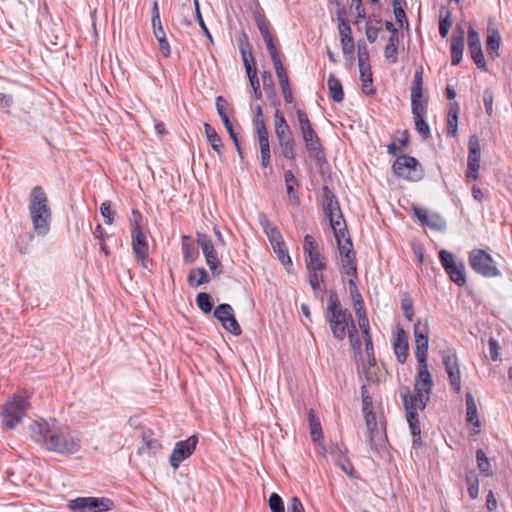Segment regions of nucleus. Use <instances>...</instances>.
Returning <instances> with one entry per match:
<instances>
[{
    "label": "nucleus",
    "instance_id": "48",
    "mask_svg": "<svg viewBox=\"0 0 512 512\" xmlns=\"http://www.w3.org/2000/svg\"><path fill=\"white\" fill-rule=\"evenodd\" d=\"M476 460L479 470L486 476L491 475L490 473V462L485 452L482 449L476 451Z\"/></svg>",
    "mask_w": 512,
    "mask_h": 512
},
{
    "label": "nucleus",
    "instance_id": "26",
    "mask_svg": "<svg viewBox=\"0 0 512 512\" xmlns=\"http://www.w3.org/2000/svg\"><path fill=\"white\" fill-rule=\"evenodd\" d=\"M500 43L501 35L499 31L495 29H488L486 51L491 58L495 59L499 56Z\"/></svg>",
    "mask_w": 512,
    "mask_h": 512
},
{
    "label": "nucleus",
    "instance_id": "31",
    "mask_svg": "<svg viewBox=\"0 0 512 512\" xmlns=\"http://www.w3.org/2000/svg\"><path fill=\"white\" fill-rule=\"evenodd\" d=\"M327 85L331 98L337 103L342 102L344 99V92L340 80L331 74L328 78Z\"/></svg>",
    "mask_w": 512,
    "mask_h": 512
},
{
    "label": "nucleus",
    "instance_id": "43",
    "mask_svg": "<svg viewBox=\"0 0 512 512\" xmlns=\"http://www.w3.org/2000/svg\"><path fill=\"white\" fill-rule=\"evenodd\" d=\"M360 77L362 81V89L365 93H370L371 91H367L368 86L372 84V72L369 63H360L359 64Z\"/></svg>",
    "mask_w": 512,
    "mask_h": 512
},
{
    "label": "nucleus",
    "instance_id": "16",
    "mask_svg": "<svg viewBox=\"0 0 512 512\" xmlns=\"http://www.w3.org/2000/svg\"><path fill=\"white\" fill-rule=\"evenodd\" d=\"M469 153L467 159L466 176L469 179L476 180L480 169L481 147L477 135H471L468 143Z\"/></svg>",
    "mask_w": 512,
    "mask_h": 512
},
{
    "label": "nucleus",
    "instance_id": "47",
    "mask_svg": "<svg viewBox=\"0 0 512 512\" xmlns=\"http://www.w3.org/2000/svg\"><path fill=\"white\" fill-rule=\"evenodd\" d=\"M197 243L201 247L204 255L208 253L211 254L212 252L216 251L211 238L204 233H197Z\"/></svg>",
    "mask_w": 512,
    "mask_h": 512
},
{
    "label": "nucleus",
    "instance_id": "10",
    "mask_svg": "<svg viewBox=\"0 0 512 512\" xmlns=\"http://www.w3.org/2000/svg\"><path fill=\"white\" fill-rule=\"evenodd\" d=\"M393 172L398 177L409 181H418L422 178L423 171L419 162L412 156H399L392 166Z\"/></svg>",
    "mask_w": 512,
    "mask_h": 512
},
{
    "label": "nucleus",
    "instance_id": "21",
    "mask_svg": "<svg viewBox=\"0 0 512 512\" xmlns=\"http://www.w3.org/2000/svg\"><path fill=\"white\" fill-rule=\"evenodd\" d=\"M162 445L151 431L143 432L142 444L139 446L137 453L140 456H155L160 451Z\"/></svg>",
    "mask_w": 512,
    "mask_h": 512
},
{
    "label": "nucleus",
    "instance_id": "1",
    "mask_svg": "<svg viewBox=\"0 0 512 512\" xmlns=\"http://www.w3.org/2000/svg\"><path fill=\"white\" fill-rule=\"evenodd\" d=\"M31 438L47 451L60 455H73L81 449V439L69 427L56 420L33 422L30 427Z\"/></svg>",
    "mask_w": 512,
    "mask_h": 512
},
{
    "label": "nucleus",
    "instance_id": "62",
    "mask_svg": "<svg viewBox=\"0 0 512 512\" xmlns=\"http://www.w3.org/2000/svg\"><path fill=\"white\" fill-rule=\"evenodd\" d=\"M100 213L101 215L106 219L105 222L107 224L113 223V213L111 211V205L110 202L106 201L103 202L100 206Z\"/></svg>",
    "mask_w": 512,
    "mask_h": 512
},
{
    "label": "nucleus",
    "instance_id": "61",
    "mask_svg": "<svg viewBox=\"0 0 512 512\" xmlns=\"http://www.w3.org/2000/svg\"><path fill=\"white\" fill-rule=\"evenodd\" d=\"M265 234L268 237L272 246L276 245L277 242H279V243L284 242L283 238L281 236V233L276 226L273 227L272 229H269V231H266Z\"/></svg>",
    "mask_w": 512,
    "mask_h": 512
},
{
    "label": "nucleus",
    "instance_id": "12",
    "mask_svg": "<svg viewBox=\"0 0 512 512\" xmlns=\"http://www.w3.org/2000/svg\"><path fill=\"white\" fill-rule=\"evenodd\" d=\"M429 327L428 321L418 320L414 324V337L416 343L415 358L418 363L427 362Z\"/></svg>",
    "mask_w": 512,
    "mask_h": 512
},
{
    "label": "nucleus",
    "instance_id": "19",
    "mask_svg": "<svg viewBox=\"0 0 512 512\" xmlns=\"http://www.w3.org/2000/svg\"><path fill=\"white\" fill-rule=\"evenodd\" d=\"M414 215L417 219L423 224L432 229L443 230L446 227V221L442 218V216L438 213H429L426 210L414 207L413 208Z\"/></svg>",
    "mask_w": 512,
    "mask_h": 512
},
{
    "label": "nucleus",
    "instance_id": "58",
    "mask_svg": "<svg viewBox=\"0 0 512 512\" xmlns=\"http://www.w3.org/2000/svg\"><path fill=\"white\" fill-rule=\"evenodd\" d=\"M411 90L415 91V96L418 97L419 90H423V68L419 67L414 73L413 86Z\"/></svg>",
    "mask_w": 512,
    "mask_h": 512
},
{
    "label": "nucleus",
    "instance_id": "18",
    "mask_svg": "<svg viewBox=\"0 0 512 512\" xmlns=\"http://www.w3.org/2000/svg\"><path fill=\"white\" fill-rule=\"evenodd\" d=\"M464 28L457 24L451 38V64L458 65L462 59L464 50Z\"/></svg>",
    "mask_w": 512,
    "mask_h": 512
},
{
    "label": "nucleus",
    "instance_id": "5",
    "mask_svg": "<svg viewBox=\"0 0 512 512\" xmlns=\"http://www.w3.org/2000/svg\"><path fill=\"white\" fill-rule=\"evenodd\" d=\"M296 116L304 148L309 158L313 159L316 164L322 165V163L326 161V156L318 134L312 127L307 114L303 110L298 109L296 111Z\"/></svg>",
    "mask_w": 512,
    "mask_h": 512
},
{
    "label": "nucleus",
    "instance_id": "55",
    "mask_svg": "<svg viewBox=\"0 0 512 512\" xmlns=\"http://www.w3.org/2000/svg\"><path fill=\"white\" fill-rule=\"evenodd\" d=\"M265 44H266L268 53H269V55L271 57V60L273 62L274 68L277 69L279 67H284L283 63H282V61H281V59L279 57L277 48H276V46L274 44V40L271 41V42H267Z\"/></svg>",
    "mask_w": 512,
    "mask_h": 512
},
{
    "label": "nucleus",
    "instance_id": "39",
    "mask_svg": "<svg viewBox=\"0 0 512 512\" xmlns=\"http://www.w3.org/2000/svg\"><path fill=\"white\" fill-rule=\"evenodd\" d=\"M281 156L287 160H295L296 158V152H295V146L296 142L295 139L290 140H284L278 142Z\"/></svg>",
    "mask_w": 512,
    "mask_h": 512
},
{
    "label": "nucleus",
    "instance_id": "6",
    "mask_svg": "<svg viewBox=\"0 0 512 512\" xmlns=\"http://www.w3.org/2000/svg\"><path fill=\"white\" fill-rule=\"evenodd\" d=\"M28 409L27 400L20 395L14 396L7 401L0 414L2 427L14 429L26 415Z\"/></svg>",
    "mask_w": 512,
    "mask_h": 512
},
{
    "label": "nucleus",
    "instance_id": "7",
    "mask_svg": "<svg viewBox=\"0 0 512 512\" xmlns=\"http://www.w3.org/2000/svg\"><path fill=\"white\" fill-rule=\"evenodd\" d=\"M469 264L476 273L483 277L493 278L501 275L492 256L483 249H473L469 253Z\"/></svg>",
    "mask_w": 512,
    "mask_h": 512
},
{
    "label": "nucleus",
    "instance_id": "46",
    "mask_svg": "<svg viewBox=\"0 0 512 512\" xmlns=\"http://www.w3.org/2000/svg\"><path fill=\"white\" fill-rule=\"evenodd\" d=\"M305 263L308 271H324L327 267L326 259L323 255L315 258H307Z\"/></svg>",
    "mask_w": 512,
    "mask_h": 512
},
{
    "label": "nucleus",
    "instance_id": "30",
    "mask_svg": "<svg viewBox=\"0 0 512 512\" xmlns=\"http://www.w3.org/2000/svg\"><path fill=\"white\" fill-rule=\"evenodd\" d=\"M248 47L247 41H241L239 45V49L241 52L243 64L246 69V73L248 77H251L253 75L257 74V70L254 66V60L251 51H247L246 48Z\"/></svg>",
    "mask_w": 512,
    "mask_h": 512
},
{
    "label": "nucleus",
    "instance_id": "64",
    "mask_svg": "<svg viewBox=\"0 0 512 512\" xmlns=\"http://www.w3.org/2000/svg\"><path fill=\"white\" fill-rule=\"evenodd\" d=\"M254 20L256 22V25H257L259 31L266 29V28H270V23L263 14L256 12L254 14Z\"/></svg>",
    "mask_w": 512,
    "mask_h": 512
},
{
    "label": "nucleus",
    "instance_id": "56",
    "mask_svg": "<svg viewBox=\"0 0 512 512\" xmlns=\"http://www.w3.org/2000/svg\"><path fill=\"white\" fill-rule=\"evenodd\" d=\"M466 481L468 485V493L472 499H476L479 494L478 479L475 475H467Z\"/></svg>",
    "mask_w": 512,
    "mask_h": 512
},
{
    "label": "nucleus",
    "instance_id": "24",
    "mask_svg": "<svg viewBox=\"0 0 512 512\" xmlns=\"http://www.w3.org/2000/svg\"><path fill=\"white\" fill-rule=\"evenodd\" d=\"M395 355L400 363H404L408 355V342L406 333L399 329L393 343Z\"/></svg>",
    "mask_w": 512,
    "mask_h": 512
},
{
    "label": "nucleus",
    "instance_id": "29",
    "mask_svg": "<svg viewBox=\"0 0 512 512\" xmlns=\"http://www.w3.org/2000/svg\"><path fill=\"white\" fill-rule=\"evenodd\" d=\"M284 180L290 201L293 205L297 206L299 204V197L295 192V187H297L299 184L291 170H286L284 172Z\"/></svg>",
    "mask_w": 512,
    "mask_h": 512
},
{
    "label": "nucleus",
    "instance_id": "44",
    "mask_svg": "<svg viewBox=\"0 0 512 512\" xmlns=\"http://www.w3.org/2000/svg\"><path fill=\"white\" fill-rule=\"evenodd\" d=\"M425 113H417L413 114L415 129L416 131L423 136L424 138L429 137L430 135V127L426 121H424L423 116Z\"/></svg>",
    "mask_w": 512,
    "mask_h": 512
},
{
    "label": "nucleus",
    "instance_id": "38",
    "mask_svg": "<svg viewBox=\"0 0 512 512\" xmlns=\"http://www.w3.org/2000/svg\"><path fill=\"white\" fill-rule=\"evenodd\" d=\"M398 43L399 36L390 35L388 43L384 49V55L386 59L390 60L392 63L397 62V54H398Z\"/></svg>",
    "mask_w": 512,
    "mask_h": 512
},
{
    "label": "nucleus",
    "instance_id": "34",
    "mask_svg": "<svg viewBox=\"0 0 512 512\" xmlns=\"http://www.w3.org/2000/svg\"><path fill=\"white\" fill-rule=\"evenodd\" d=\"M204 130L207 137V140L213 150L217 152L219 156H222V141L219 135L217 134L216 130L208 123L204 124Z\"/></svg>",
    "mask_w": 512,
    "mask_h": 512
},
{
    "label": "nucleus",
    "instance_id": "23",
    "mask_svg": "<svg viewBox=\"0 0 512 512\" xmlns=\"http://www.w3.org/2000/svg\"><path fill=\"white\" fill-rule=\"evenodd\" d=\"M274 126L275 135L278 142L294 139L290 126L288 125L284 115L278 109L274 114Z\"/></svg>",
    "mask_w": 512,
    "mask_h": 512
},
{
    "label": "nucleus",
    "instance_id": "60",
    "mask_svg": "<svg viewBox=\"0 0 512 512\" xmlns=\"http://www.w3.org/2000/svg\"><path fill=\"white\" fill-rule=\"evenodd\" d=\"M493 100L494 96L492 91L490 89L484 90L483 102L488 116H491L493 114Z\"/></svg>",
    "mask_w": 512,
    "mask_h": 512
},
{
    "label": "nucleus",
    "instance_id": "28",
    "mask_svg": "<svg viewBox=\"0 0 512 512\" xmlns=\"http://www.w3.org/2000/svg\"><path fill=\"white\" fill-rule=\"evenodd\" d=\"M210 281L209 275L204 268H193L187 276V282L192 287H199Z\"/></svg>",
    "mask_w": 512,
    "mask_h": 512
},
{
    "label": "nucleus",
    "instance_id": "45",
    "mask_svg": "<svg viewBox=\"0 0 512 512\" xmlns=\"http://www.w3.org/2000/svg\"><path fill=\"white\" fill-rule=\"evenodd\" d=\"M274 252L277 254L278 259L284 266H292L291 258L288 254L285 243L277 242L276 245L272 246Z\"/></svg>",
    "mask_w": 512,
    "mask_h": 512
},
{
    "label": "nucleus",
    "instance_id": "59",
    "mask_svg": "<svg viewBox=\"0 0 512 512\" xmlns=\"http://www.w3.org/2000/svg\"><path fill=\"white\" fill-rule=\"evenodd\" d=\"M365 351H366V355H367V363H368V369L367 371L365 372L366 373V377L367 379L369 380H373L372 379V376L370 375V369L371 368H374L375 365H376V359H375V356H374V351H373V344H371V347L368 348L365 346Z\"/></svg>",
    "mask_w": 512,
    "mask_h": 512
},
{
    "label": "nucleus",
    "instance_id": "35",
    "mask_svg": "<svg viewBox=\"0 0 512 512\" xmlns=\"http://www.w3.org/2000/svg\"><path fill=\"white\" fill-rule=\"evenodd\" d=\"M329 218L331 227L334 231V236L345 237L348 234L345 220L342 216L341 210L335 215L327 216Z\"/></svg>",
    "mask_w": 512,
    "mask_h": 512
},
{
    "label": "nucleus",
    "instance_id": "13",
    "mask_svg": "<svg viewBox=\"0 0 512 512\" xmlns=\"http://www.w3.org/2000/svg\"><path fill=\"white\" fill-rule=\"evenodd\" d=\"M197 443L198 438L195 435L190 436L186 440L177 442L169 457L170 465L174 469H178L180 464L193 454Z\"/></svg>",
    "mask_w": 512,
    "mask_h": 512
},
{
    "label": "nucleus",
    "instance_id": "11",
    "mask_svg": "<svg viewBox=\"0 0 512 512\" xmlns=\"http://www.w3.org/2000/svg\"><path fill=\"white\" fill-rule=\"evenodd\" d=\"M439 259L446 273L449 275L450 280L458 286H464L466 284L464 264L457 262L454 255L447 250H441L439 252Z\"/></svg>",
    "mask_w": 512,
    "mask_h": 512
},
{
    "label": "nucleus",
    "instance_id": "32",
    "mask_svg": "<svg viewBox=\"0 0 512 512\" xmlns=\"http://www.w3.org/2000/svg\"><path fill=\"white\" fill-rule=\"evenodd\" d=\"M303 252L305 260H307V258L322 256L319 244L315 241L314 237L309 234L304 237Z\"/></svg>",
    "mask_w": 512,
    "mask_h": 512
},
{
    "label": "nucleus",
    "instance_id": "63",
    "mask_svg": "<svg viewBox=\"0 0 512 512\" xmlns=\"http://www.w3.org/2000/svg\"><path fill=\"white\" fill-rule=\"evenodd\" d=\"M287 512H305L304 507L297 497H292L288 503Z\"/></svg>",
    "mask_w": 512,
    "mask_h": 512
},
{
    "label": "nucleus",
    "instance_id": "51",
    "mask_svg": "<svg viewBox=\"0 0 512 512\" xmlns=\"http://www.w3.org/2000/svg\"><path fill=\"white\" fill-rule=\"evenodd\" d=\"M310 433L312 440L315 442H318L320 439H322V429L319 420L312 414V411H310Z\"/></svg>",
    "mask_w": 512,
    "mask_h": 512
},
{
    "label": "nucleus",
    "instance_id": "4",
    "mask_svg": "<svg viewBox=\"0 0 512 512\" xmlns=\"http://www.w3.org/2000/svg\"><path fill=\"white\" fill-rule=\"evenodd\" d=\"M28 208L34 232L39 236L46 235L50 229L52 212L47 194L41 186L32 188Z\"/></svg>",
    "mask_w": 512,
    "mask_h": 512
},
{
    "label": "nucleus",
    "instance_id": "52",
    "mask_svg": "<svg viewBox=\"0 0 512 512\" xmlns=\"http://www.w3.org/2000/svg\"><path fill=\"white\" fill-rule=\"evenodd\" d=\"M452 25V13L450 11L446 12L445 16H440L439 21V34L442 38H445L450 30V27Z\"/></svg>",
    "mask_w": 512,
    "mask_h": 512
},
{
    "label": "nucleus",
    "instance_id": "42",
    "mask_svg": "<svg viewBox=\"0 0 512 512\" xmlns=\"http://www.w3.org/2000/svg\"><path fill=\"white\" fill-rule=\"evenodd\" d=\"M205 256V260L207 265L209 266L212 274L214 276H219L223 272V266L218 259V254L216 251L212 252L211 254L208 253Z\"/></svg>",
    "mask_w": 512,
    "mask_h": 512
},
{
    "label": "nucleus",
    "instance_id": "25",
    "mask_svg": "<svg viewBox=\"0 0 512 512\" xmlns=\"http://www.w3.org/2000/svg\"><path fill=\"white\" fill-rule=\"evenodd\" d=\"M323 210L326 216L339 213L340 207L337 199L328 186L322 188Z\"/></svg>",
    "mask_w": 512,
    "mask_h": 512
},
{
    "label": "nucleus",
    "instance_id": "41",
    "mask_svg": "<svg viewBox=\"0 0 512 512\" xmlns=\"http://www.w3.org/2000/svg\"><path fill=\"white\" fill-rule=\"evenodd\" d=\"M335 238L340 256L355 254V251L353 250V243L349 234H347L345 237L335 236Z\"/></svg>",
    "mask_w": 512,
    "mask_h": 512
},
{
    "label": "nucleus",
    "instance_id": "33",
    "mask_svg": "<svg viewBox=\"0 0 512 512\" xmlns=\"http://www.w3.org/2000/svg\"><path fill=\"white\" fill-rule=\"evenodd\" d=\"M466 411H467V422L475 427L480 426L477 406L474 397L471 392L466 394Z\"/></svg>",
    "mask_w": 512,
    "mask_h": 512
},
{
    "label": "nucleus",
    "instance_id": "17",
    "mask_svg": "<svg viewBox=\"0 0 512 512\" xmlns=\"http://www.w3.org/2000/svg\"><path fill=\"white\" fill-rule=\"evenodd\" d=\"M468 49L477 67L486 70V62L482 52L480 36L471 26L468 30Z\"/></svg>",
    "mask_w": 512,
    "mask_h": 512
},
{
    "label": "nucleus",
    "instance_id": "53",
    "mask_svg": "<svg viewBox=\"0 0 512 512\" xmlns=\"http://www.w3.org/2000/svg\"><path fill=\"white\" fill-rule=\"evenodd\" d=\"M402 0H392L393 11L397 23L402 27L405 22L408 25L406 14L401 6Z\"/></svg>",
    "mask_w": 512,
    "mask_h": 512
},
{
    "label": "nucleus",
    "instance_id": "14",
    "mask_svg": "<svg viewBox=\"0 0 512 512\" xmlns=\"http://www.w3.org/2000/svg\"><path fill=\"white\" fill-rule=\"evenodd\" d=\"M132 248L135 257L141 262L142 267L148 268V244L146 241V235L136 220L132 226Z\"/></svg>",
    "mask_w": 512,
    "mask_h": 512
},
{
    "label": "nucleus",
    "instance_id": "50",
    "mask_svg": "<svg viewBox=\"0 0 512 512\" xmlns=\"http://www.w3.org/2000/svg\"><path fill=\"white\" fill-rule=\"evenodd\" d=\"M196 304L205 314L212 311L211 298L206 292H201L196 296Z\"/></svg>",
    "mask_w": 512,
    "mask_h": 512
},
{
    "label": "nucleus",
    "instance_id": "15",
    "mask_svg": "<svg viewBox=\"0 0 512 512\" xmlns=\"http://www.w3.org/2000/svg\"><path fill=\"white\" fill-rule=\"evenodd\" d=\"M214 317L221 323L223 328L235 336L242 333L240 325L238 324L234 311L229 304H220L214 310Z\"/></svg>",
    "mask_w": 512,
    "mask_h": 512
},
{
    "label": "nucleus",
    "instance_id": "3",
    "mask_svg": "<svg viewBox=\"0 0 512 512\" xmlns=\"http://www.w3.org/2000/svg\"><path fill=\"white\" fill-rule=\"evenodd\" d=\"M325 317L333 336L337 340H343L348 333L352 345L355 347L353 337L354 333H356V327L352 319V314L348 309L341 306L338 296L334 291H331L329 294Z\"/></svg>",
    "mask_w": 512,
    "mask_h": 512
},
{
    "label": "nucleus",
    "instance_id": "57",
    "mask_svg": "<svg viewBox=\"0 0 512 512\" xmlns=\"http://www.w3.org/2000/svg\"><path fill=\"white\" fill-rule=\"evenodd\" d=\"M269 507L271 512H285L283 501L277 493H272L270 495Z\"/></svg>",
    "mask_w": 512,
    "mask_h": 512
},
{
    "label": "nucleus",
    "instance_id": "49",
    "mask_svg": "<svg viewBox=\"0 0 512 512\" xmlns=\"http://www.w3.org/2000/svg\"><path fill=\"white\" fill-rule=\"evenodd\" d=\"M332 454L335 457L336 464L341 468V470L344 473L351 476L354 468H353V465L351 464V462L349 461V459L346 456L342 455L340 451L337 454L332 452Z\"/></svg>",
    "mask_w": 512,
    "mask_h": 512
},
{
    "label": "nucleus",
    "instance_id": "27",
    "mask_svg": "<svg viewBox=\"0 0 512 512\" xmlns=\"http://www.w3.org/2000/svg\"><path fill=\"white\" fill-rule=\"evenodd\" d=\"M279 84L282 90V94L286 103L290 104L293 102V95L290 88L289 79L284 67L275 69Z\"/></svg>",
    "mask_w": 512,
    "mask_h": 512
},
{
    "label": "nucleus",
    "instance_id": "40",
    "mask_svg": "<svg viewBox=\"0 0 512 512\" xmlns=\"http://www.w3.org/2000/svg\"><path fill=\"white\" fill-rule=\"evenodd\" d=\"M414 93L415 91L411 90L412 114H414L415 112L426 113L428 100H423V90H419L418 97H416Z\"/></svg>",
    "mask_w": 512,
    "mask_h": 512
},
{
    "label": "nucleus",
    "instance_id": "22",
    "mask_svg": "<svg viewBox=\"0 0 512 512\" xmlns=\"http://www.w3.org/2000/svg\"><path fill=\"white\" fill-rule=\"evenodd\" d=\"M368 438L371 446L377 447L384 443V435L377 429L376 416L373 412L364 415Z\"/></svg>",
    "mask_w": 512,
    "mask_h": 512
},
{
    "label": "nucleus",
    "instance_id": "2",
    "mask_svg": "<svg viewBox=\"0 0 512 512\" xmlns=\"http://www.w3.org/2000/svg\"><path fill=\"white\" fill-rule=\"evenodd\" d=\"M433 387V378L428 369L427 362L418 363V370L415 375L414 389L410 391L408 387L403 388L401 396L406 410L407 421L413 436V446L420 442V426L418 422L419 410H424L430 400V394Z\"/></svg>",
    "mask_w": 512,
    "mask_h": 512
},
{
    "label": "nucleus",
    "instance_id": "37",
    "mask_svg": "<svg viewBox=\"0 0 512 512\" xmlns=\"http://www.w3.org/2000/svg\"><path fill=\"white\" fill-rule=\"evenodd\" d=\"M182 251L184 261L186 263H192L198 257V251L195 249L192 243H190L189 236H182Z\"/></svg>",
    "mask_w": 512,
    "mask_h": 512
},
{
    "label": "nucleus",
    "instance_id": "36",
    "mask_svg": "<svg viewBox=\"0 0 512 512\" xmlns=\"http://www.w3.org/2000/svg\"><path fill=\"white\" fill-rule=\"evenodd\" d=\"M341 266L348 277L357 276L356 254L341 256Z\"/></svg>",
    "mask_w": 512,
    "mask_h": 512
},
{
    "label": "nucleus",
    "instance_id": "8",
    "mask_svg": "<svg viewBox=\"0 0 512 512\" xmlns=\"http://www.w3.org/2000/svg\"><path fill=\"white\" fill-rule=\"evenodd\" d=\"M72 512H105L113 507L112 500L102 497H77L67 503Z\"/></svg>",
    "mask_w": 512,
    "mask_h": 512
},
{
    "label": "nucleus",
    "instance_id": "9",
    "mask_svg": "<svg viewBox=\"0 0 512 512\" xmlns=\"http://www.w3.org/2000/svg\"><path fill=\"white\" fill-rule=\"evenodd\" d=\"M441 356L451 387L456 393L461 391L460 363L453 347H447L441 351Z\"/></svg>",
    "mask_w": 512,
    "mask_h": 512
},
{
    "label": "nucleus",
    "instance_id": "20",
    "mask_svg": "<svg viewBox=\"0 0 512 512\" xmlns=\"http://www.w3.org/2000/svg\"><path fill=\"white\" fill-rule=\"evenodd\" d=\"M338 28L343 54L352 57L354 53V41L352 37V31L349 24L340 15H338Z\"/></svg>",
    "mask_w": 512,
    "mask_h": 512
},
{
    "label": "nucleus",
    "instance_id": "54",
    "mask_svg": "<svg viewBox=\"0 0 512 512\" xmlns=\"http://www.w3.org/2000/svg\"><path fill=\"white\" fill-rule=\"evenodd\" d=\"M309 284L316 292L324 282L323 271H308Z\"/></svg>",
    "mask_w": 512,
    "mask_h": 512
}]
</instances>
